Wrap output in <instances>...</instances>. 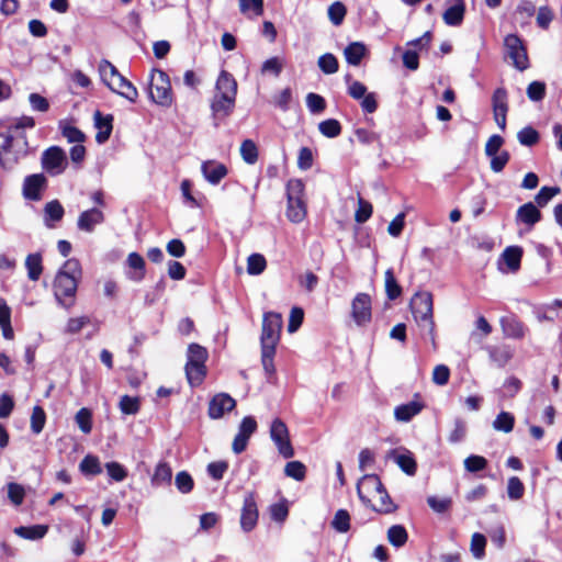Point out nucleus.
<instances>
[{
  "label": "nucleus",
  "mask_w": 562,
  "mask_h": 562,
  "mask_svg": "<svg viewBox=\"0 0 562 562\" xmlns=\"http://www.w3.org/2000/svg\"><path fill=\"white\" fill-rule=\"evenodd\" d=\"M236 95L237 81L232 74L222 70L216 80L215 92L211 101V111L215 126H218L221 122L234 112Z\"/></svg>",
  "instance_id": "obj_1"
},
{
  "label": "nucleus",
  "mask_w": 562,
  "mask_h": 562,
  "mask_svg": "<svg viewBox=\"0 0 562 562\" xmlns=\"http://www.w3.org/2000/svg\"><path fill=\"white\" fill-rule=\"evenodd\" d=\"M82 278V268L77 258L65 261L54 280V294L65 307L74 305L78 283Z\"/></svg>",
  "instance_id": "obj_2"
},
{
  "label": "nucleus",
  "mask_w": 562,
  "mask_h": 562,
  "mask_svg": "<svg viewBox=\"0 0 562 562\" xmlns=\"http://www.w3.org/2000/svg\"><path fill=\"white\" fill-rule=\"evenodd\" d=\"M30 155V144L25 132L19 135L0 130V165L12 170Z\"/></svg>",
  "instance_id": "obj_3"
},
{
  "label": "nucleus",
  "mask_w": 562,
  "mask_h": 562,
  "mask_svg": "<svg viewBox=\"0 0 562 562\" xmlns=\"http://www.w3.org/2000/svg\"><path fill=\"white\" fill-rule=\"evenodd\" d=\"M416 323L427 329L435 342L434 297L428 291L416 292L409 303Z\"/></svg>",
  "instance_id": "obj_4"
},
{
  "label": "nucleus",
  "mask_w": 562,
  "mask_h": 562,
  "mask_svg": "<svg viewBox=\"0 0 562 562\" xmlns=\"http://www.w3.org/2000/svg\"><path fill=\"white\" fill-rule=\"evenodd\" d=\"M304 189L305 186L301 179H291L286 183V217L293 223H301L306 216Z\"/></svg>",
  "instance_id": "obj_5"
},
{
  "label": "nucleus",
  "mask_w": 562,
  "mask_h": 562,
  "mask_svg": "<svg viewBox=\"0 0 562 562\" xmlns=\"http://www.w3.org/2000/svg\"><path fill=\"white\" fill-rule=\"evenodd\" d=\"M149 98L161 106H170L173 101V92L168 74L161 69H153L149 85Z\"/></svg>",
  "instance_id": "obj_6"
},
{
  "label": "nucleus",
  "mask_w": 562,
  "mask_h": 562,
  "mask_svg": "<svg viewBox=\"0 0 562 562\" xmlns=\"http://www.w3.org/2000/svg\"><path fill=\"white\" fill-rule=\"evenodd\" d=\"M68 166L65 150L59 146H50L46 148L41 156V167L49 176L56 177L61 175Z\"/></svg>",
  "instance_id": "obj_7"
},
{
  "label": "nucleus",
  "mask_w": 562,
  "mask_h": 562,
  "mask_svg": "<svg viewBox=\"0 0 562 562\" xmlns=\"http://www.w3.org/2000/svg\"><path fill=\"white\" fill-rule=\"evenodd\" d=\"M282 324L283 321L280 313L267 312L263 314L260 336L261 347H277L280 341Z\"/></svg>",
  "instance_id": "obj_8"
},
{
  "label": "nucleus",
  "mask_w": 562,
  "mask_h": 562,
  "mask_svg": "<svg viewBox=\"0 0 562 562\" xmlns=\"http://www.w3.org/2000/svg\"><path fill=\"white\" fill-rule=\"evenodd\" d=\"M270 438L277 446L278 452L284 459H290L294 456V448L290 440V432L285 423L277 417L270 425Z\"/></svg>",
  "instance_id": "obj_9"
},
{
  "label": "nucleus",
  "mask_w": 562,
  "mask_h": 562,
  "mask_svg": "<svg viewBox=\"0 0 562 562\" xmlns=\"http://www.w3.org/2000/svg\"><path fill=\"white\" fill-rule=\"evenodd\" d=\"M507 56L512 59L513 66L519 71L529 68L530 61L527 48L522 40L516 34H508L504 40Z\"/></svg>",
  "instance_id": "obj_10"
},
{
  "label": "nucleus",
  "mask_w": 562,
  "mask_h": 562,
  "mask_svg": "<svg viewBox=\"0 0 562 562\" xmlns=\"http://www.w3.org/2000/svg\"><path fill=\"white\" fill-rule=\"evenodd\" d=\"M351 317L353 322L363 327L372 319V300L368 293H357L351 302Z\"/></svg>",
  "instance_id": "obj_11"
},
{
  "label": "nucleus",
  "mask_w": 562,
  "mask_h": 562,
  "mask_svg": "<svg viewBox=\"0 0 562 562\" xmlns=\"http://www.w3.org/2000/svg\"><path fill=\"white\" fill-rule=\"evenodd\" d=\"M258 424L254 416H245L235 435L232 443V450L236 454H240L247 449L250 437L257 431Z\"/></svg>",
  "instance_id": "obj_12"
},
{
  "label": "nucleus",
  "mask_w": 562,
  "mask_h": 562,
  "mask_svg": "<svg viewBox=\"0 0 562 562\" xmlns=\"http://www.w3.org/2000/svg\"><path fill=\"white\" fill-rule=\"evenodd\" d=\"M383 486L379 475L364 474L357 484V494L364 506L371 505V497H375Z\"/></svg>",
  "instance_id": "obj_13"
},
{
  "label": "nucleus",
  "mask_w": 562,
  "mask_h": 562,
  "mask_svg": "<svg viewBox=\"0 0 562 562\" xmlns=\"http://www.w3.org/2000/svg\"><path fill=\"white\" fill-rule=\"evenodd\" d=\"M259 512L256 501V494L248 492L243 501L240 513V527L245 532L251 531L258 522Z\"/></svg>",
  "instance_id": "obj_14"
},
{
  "label": "nucleus",
  "mask_w": 562,
  "mask_h": 562,
  "mask_svg": "<svg viewBox=\"0 0 562 562\" xmlns=\"http://www.w3.org/2000/svg\"><path fill=\"white\" fill-rule=\"evenodd\" d=\"M48 184L44 173L29 175L23 180L22 194L26 200L40 201Z\"/></svg>",
  "instance_id": "obj_15"
},
{
  "label": "nucleus",
  "mask_w": 562,
  "mask_h": 562,
  "mask_svg": "<svg viewBox=\"0 0 562 562\" xmlns=\"http://www.w3.org/2000/svg\"><path fill=\"white\" fill-rule=\"evenodd\" d=\"M235 407L236 401L229 394L217 393L209 402L207 415L211 419H220Z\"/></svg>",
  "instance_id": "obj_16"
},
{
  "label": "nucleus",
  "mask_w": 562,
  "mask_h": 562,
  "mask_svg": "<svg viewBox=\"0 0 562 562\" xmlns=\"http://www.w3.org/2000/svg\"><path fill=\"white\" fill-rule=\"evenodd\" d=\"M499 324L504 336L507 338L522 339L527 331L525 324L513 314L501 317Z\"/></svg>",
  "instance_id": "obj_17"
},
{
  "label": "nucleus",
  "mask_w": 562,
  "mask_h": 562,
  "mask_svg": "<svg viewBox=\"0 0 562 562\" xmlns=\"http://www.w3.org/2000/svg\"><path fill=\"white\" fill-rule=\"evenodd\" d=\"M449 5L443 14L442 20L449 26H460L464 20L467 7L464 0H449Z\"/></svg>",
  "instance_id": "obj_18"
},
{
  "label": "nucleus",
  "mask_w": 562,
  "mask_h": 562,
  "mask_svg": "<svg viewBox=\"0 0 562 562\" xmlns=\"http://www.w3.org/2000/svg\"><path fill=\"white\" fill-rule=\"evenodd\" d=\"M104 222V214L97 207L83 211L77 221V226L80 231L91 233L95 225Z\"/></svg>",
  "instance_id": "obj_19"
},
{
  "label": "nucleus",
  "mask_w": 562,
  "mask_h": 562,
  "mask_svg": "<svg viewBox=\"0 0 562 562\" xmlns=\"http://www.w3.org/2000/svg\"><path fill=\"white\" fill-rule=\"evenodd\" d=\"M94 126L98 128L95 134V142L98 144L105 143L113 130V115H103L99 110L94 113Z\"/></svg>",
  "instance_id": "obj_20"
},
{
  "label": "nucleus",
  "mask_w": 562,
  "mask_h": 562,
  "mask_svg": "<svg viewBox=\"0 0 562 562\" xmlns=\"http://www.w3.org/2000/svg\"><path fill=\"white\" fill-rule=\"evenodd\" d=\"M419 394H415V398H418ZM425 407V404L420 401L413 400L406 404H402L395 407L394 409V416L396 420L407 423L409 422L414 416L418 415L423 408Z\"/></svg>",
  "instance_id": "obj_21"
},
{
  "label": "nucleus",
  "mask_w": 562,
  "mask_h": 562,
  "mask_svg": "<svg viewBox=\"0 0 562 562\" xmlns=\"http://www.w3.org/2000/svg\"><path fill=\"white\" fill-rule=\"evenodd\" d=\"M375 496H378L376 503L371 501V505H366V507L380 515H389L397 510L398 506L393 502L385 486Z\"/></svg>",
  "instance_id": "obj_22"
},
{
  "label": "nucleus",
  "mask_w": 562,
  "mask_h": 562,
  "mask_svg": "<svg viewBox=\"0 0 562 562\" xmlns=\"http://www.w3.org/2000/svg\"><path fill=\"white\" fill-rule=\"evenodd\" d=\"M201 169L205 179L212 184H218L228 172L224 164L214 160L203 162Z\"/></svg>",
  "instance_id": "obj_23"
},
{
  "label": "nucleus",
  "mask_w": 562,
  "mask_h": 562,
  "mask_svg": "<svg viewBox=\"0 0 562 562\" xmlns=\"http://www.w3.org/2000/svg\"><path fill=\"white\" fill-rule=\"evenodd\" d=\"M542 214L540 210L532 202L520 205L516 212V221L530 227L540 222Z\"/></svg>",
  "instance_id": "obj_24"
},
{
  "label": "nucleus",
  "mask_w": 562,
  "mask_h": 562,
  "mask_svg": "<svg viewBox=\"0 0 562 562\" xmlns=\"http://www.w3.org/2000/svg\"><path fill=\"white\" fill-rule=\"evenodd\" d=\"M524 249L520 246H508L504 249L499 260H503L510 272H517L521 266Z\"/></svg>",
  "instance_id": "obj_25"
},
{
  "label": "nucleus",
  "mask_w": 562,
  "mask_h": 562,
  "mask_svg": "<svg viewBox=\"0 0 562 562\" xmlns=\"http://www.w3.org/2000/svg\"><path fill=\"white\" fill-rule=\"evenodd\" d=\"M184 371L188 383L192 387L200 386L207 374L206 364L186 363Z\"/></svg>",
  "instance_id": "obj_26"
},
{
  "label": "nucleus",
  "mask_w": 562,
  "mask_h": 562,
  "mask_svg": "<svg viewBox=\"0 0 562 562\" xmlns=\"http://www.w3.org/2000/svg\"><path fill=\"white\" fill-rule=\"evenodd\" d=\"M99 72L101 80L109 89L119 82V78L123 77L117 68L108 59H102L99 64Z\"/></svg>",
  "instance_id": "obj_27"
},
{
  "label": "nucleus",
  "mask_w": 562,
  "mask_h": 562,
  "mask_svg": "<svg viewBox=\"0 0 562 562\" xmlns=\"http://www.w3.org/2000/svg\"><path fill=\"white\" fill-rule=\"evenodd\" d=\"M24 265L27 271V278L34 282L38 281L44 270L42 254H29L25 258Z\"/></svg>",
  "instance_id": "obj_28"
},
{
  "label": "nucleus",
  "mask_w": 562,
  "mask_h": 562,
  "mask_svg": "<svg viewBox=\"0 0 562 562\" xmlns=\"http://www.w3.org/2000/svg\"><path fill=\"white\" fill-rule=\"evenodd\" d=\"M110 90L127 99L132 103H135L138 99V91L136 87L124 76L120 77L119 82L115 83Z\"/></svg>",
  "instance_id": "obj_29"
},
{
  "label": "nucleus",
  "mask_w": 562,
  "mask_h": 562,
  "mask_svg": "<svg viewBox=\"0 0 562 562\" xmlns=\"http://www.w3.org/2000/svg\"><path fill=\"white\" fill-rule=\"evenodd\" d=\"M127 266L134 270L130 276V279L136 282L142 281L146 276V262L145 259L136 251L128 254Z\"/></svg>",
  "instance_id": "obj_30"
},
{
  "label": "nucleus",
  "mask_w": 562,
  "mask_h": 562,
  "mask_svg": "<svg viewBox=\"0 0 562 562\" xmlns=\"http://www.w3.org/2000/svg\"><path fill=\"white\" fill-rule=\"evenodd\" d=\"M488 356L497 367L504 368L512 360L513 350L506 345L494 346L488 349Z\"/></svg>",
  "instance_id": "obj_31"
},
{
  "label": "nucleus",
  "mask_w": 562,
  "mask_h": 562,
  "mask_svg": "<svg viewBox=\"0 0 562 562\" xmlns=\"http://www.w3.org/2000/svg\"><path fill=\"white\" fill-rule=\"evenodd\" d=\"M366 53H367V47L361 42H352V43L348 44L344 50L346 61L352 66L360 65Z\"/></svg>",
  "instance_id": "obj_32"
},
{
  "label": "nucleus",
  "mask_w": 562,
  "mask_h": 562,
  "mask_svg": "<svg viewBox=\"0 0 562 562\" xmlns=\"http://www.w3.org/2000/svg\"><path fill=\"white\" fill-rule=\"evenodd\" d=\"M48 531L47 525L20 526L14 529V533L27 540H38L45 537Z\"/></svg>",
  "instance_id": "obj_33"
},
{
  "label": "nucleus",
  "mask_w": 562,
  "mask_h": 562,
  "mask_svg": "<svg viewBox=\"0 0 562 562\" xmlns=\"http://www.w3.org/2000/svg\"><path fill=\"white\" fill-rule=\"evenodd\" d=\"M172 479L171 467L166 461H160L151 476V484L154 486H160L162 484H170Z\"/></svg>",
  "instance_id": "obj_34"
},
{
  "label": "nucleus",
  "mask_w": 562,
  "mask_h": 562,
  "mask_svg": "<svg viewBox=\"0 0 562 562\" xmlns=\"http://www.w3.org/2000/svg\"><path fill=\"white\" fill-rule=\"evenodd\" d=\"M65 214V210L58 200L49 201L44 206L45 223L48 227H53V224L48 222H59Z\"/></svg>",
  "instance_id": "obj_35"
},
{
  "label": "nucleus",
  "mask_w": 562,
  "mask_h": 562,
  "mask_svg": "<svg viewBox=\"0 0 562 562\" xmlns=\"http://www.w3.org/2000/svg\"><path fill=\"white\" fill-rule=\"evenodd\" d=\"M58 127L61 135L68 140V143H83L87 138L82 131L63 120L59 121Z\"/></svg>",
  "instance_id": "obj_36"
},
{
  "label": "nucleus",
  "mask_w": 562,
  "mask_h": 562,
  "mask_svg": "<svg viewBox=\"0 0 562 562\" xmlns=\"http://www.w3.org/2000/svg\"><path fill=\"white\" fill-rule=\"evenodd\" d=\"M2 126L5 128L4 132L19 135L21 132H24V128H33L35 126V120L32 116L22 115L21 117L14 119Z\"/></svg>",
  "instance_id": "obj_37"
},
{
  "label": "nucleus",
  "mask_w": 562,
  "mask_h": 562,
  "mask_svg": "<svg viewBox=\"0 0 562 562\" xmlns=\"http://www.w3.org/2000/svg\"><path fill=\"white\" fill-rule=\"evenodd\" d=\"M387 540L393 547L401 548L408 540L407 530L402 525H393L387 530Z\"/></svg>",
  "instance_id": "obj_38"
},
{
  "label": "nucleus",
  "mask_w": 562,
  "mask_h": 562,
  "mask_svg": "<svg viewBox=\"0 0 562 562\" xmlns=\"http://www.w3.org/2000/svg\"><path fill=\"white\" fill-rule=\"evenodd\" d=\"M385 293L389 300L394 301L402 295V286L398 284L392 269H387L384 273Z\"/></svg>",
  "instance_id": "obj_39"
},
{
  "label": "nucleus",
  "mask_w": 562,
  "mask_h": 562,
  "mask_svg": "<svg viewBox=\"0 0 562 562\" xmlns=\"http://www.w3.org/2000/svg\"><path fill=\"white\" fill-rule=\"evenodd\" d=\"M209 359V352L205 347L192 342L188 347L187 363L205 364Z\"/></svg>",
  "instance_id": "obj_40"
},
{
  "label": "nucleus",
  "mask_w": 562,
  "mask_h": 562,
  "mask_svg": "<svg viewBox=\"0 0 562 562\" xmlns=\"http://www.w3.org/2000/svg\"><path fill=\"white\" fill-rule=\"evenodd\" d=\"M319 133L327 138H335L341 134L342 126L336 119H327L318 124Z\"/></svg>",
  "instance_id": "obj_41"
},
{
  "label": "nucleus",
  "mask_w": 562,
  "mask_h": 562,
  "mask_svg": "<svg viewBox=\"0 0 562 562\" xmlns=\"http://www.w3.org/2000/svg\"><path fill=\"white\" fill-rule=\"evenodd\" d=\"M337 532L346 533L350 530V514L347 509H338L330 522Z\"/></svg>",
  "instance_id": "obj_42"
},
{
  "label": "nucleus",
  "mask_w": 562,
  "mask_h": 562,
  "mask_svg": "<svg viewBox=\"0 0 562 562\" xmlns=\"http://www.w3.org/2000/svg\"><path fill=\"white\" fill-rule=\"evenodd\" d=\"M508 94L505 88H497L492 97L494 115L508 112Z\"/></svg>",
  "instance_id": "obj_43"
},
{
  "label": "nucleus",
  "mask_w": 562,
  "mask_h": 562,
  "mask_svg": "<svg viewBox=\"0 0 562 562\" xmlns=\"http://www.w3.org/2000/svg\"><path fill=\"white\" fill-rule=\"evenodd\" d=\"M515 426V416L508 412H501L493 422V427L505 434L510 432Z\"/></svg>",
  "instance_id": "obj_44"
},
{
  "label": "nucleus",
  "mask_w": 562,
  "mask_h": 562,
  "mask_svg": "<svg viewBox=\"0 0 562 562\" xmlns=\"http://www.w3.org/2000/svg\"><path fill=\"white\" fill-rule=\"evenodd\" d=\"M276 349L277 347H261V363L263 367L265 372L269 378L274 375L276 373V367H274V356H276Z\"/></svg>",
  "instance_id": "obj_45"
},
{
  "label": "nucleus",
  "mask_w": 562,
  "mask_h": 562,
  "mask_svg": "<svg viewBox=\"0 0 562 562\" xmlns=\"http://www.w3.org/2000/svg\"><path fill=\"white\" fill-rule=\"evenodd\" d=\"M79 469L86 475H98L102 472L99 458L92 454H88L81 460Z\"/></svg>",
  "instance_id": "obj_46"
},
{
  "label": "nucleus",
  "mask_w": 562,
  "mask_h": 562,
  "mask_svg": "<svg viewBox=\"0 0 562 562\" xmlns=\"http://www.w3.org/2000/svg\"><path fill=\"white\" fill-rule=\"evenodd\" d=\"M267 268V260L261 254H251L247 259V272L250 276L261 274Z\"/></svg>",
  "instance_id": "obj_47"
},
{
  "label": "nucleus",
  "mask_w": 562,
  "mask_h": 562,
  "mask_svg": "<svg viewBox=\"0 0 562 562\" xmlns=\"http://www.w3.org/2000/svg\"><path fill=\"white\" fill-rule=\"evenodd\" d=\"M517 138L522 146L531 147L539 143L540 134L532 126H525L517 133Z\"/></svg>",
  "instance_id": "obj_48"
},
{
  "label": "nucleus",
  "mask_w": 562,
  "mask_h": 562,
  "mask_svg": "<svg viewBox=\"0 0 562 562\" xmlns=\"http://www.w3.org/2000/svg\"><path fill=\"white\" fill-rule=\"evenodd\" d=\"M464 469L470 473H476L485 470L488 465V461L483 456L470 454L463 461Z\"/></svg>",
  "instance_id": "obj_49"
},
{
  "label": "nucleus",
  "mask_w": 562,
  "mask_h": 562,
  "mask_svg": "<svg viewBox=\"0 0 562 562\" xmlns=\"http://www.w3.org/2000/svg\"><path fill=\"white\" fill-rule=\"evenodd\" d=\"M240 155L245 162L254 165L258 160V147L252 139H245L240 145Z\"/></svg>",
  "instance_id": "obj_50"
},
{
  "label": "nucleus",
  "mask_w": 562,
  "mask_h": 562,
  "mask_svg": "<svg viewBox=\"0 0 562 562\" xmlns=\"http://www.w3.org/2000/svg\"><path fill=\"white\" fill-rule=\"evenodd\" d=\"M46 423V413L40 405H35L31 415V430L37 435L42 432Z\"/></svg>",
  "instance_id": "obj_51"
},
{
  "label": "nucleus",
  "mask_w": 562,
  "mask_h": 562,
  "mask_svg": "<svg viewBox=\"0 0 562 562\" xmlns=\"http://www.w3.org/2000/svg\"><path fill=\"white\" fill-rule=\"evenodd\" d=\"M507 495L512 501H519L525 495V485L518 476H510L508 479Z\"/></svg>",
  "instance_id": "obj_52"
},
{
  "label": "nucleus",
  "mask_w": 562,
  "mask_h": 562,
  "mask_svg": "<svg viewBox=\"0 0 562 562\" xmlns=\"http://www.w3.org/2000/svg\"><path fill=\"white\" fill-rule=\"evenodd\" d=\"M119 407L123 414L126 415H135L140 409V401L139 397L123 395L120 400Z\"/></svg>",
  "instance_id": "obj_53"
},
{
  "label": "nucleus",
  "mask_w": 562,
  "mask_h": 562,
  "mask_svg": "<svg viewBox=\"0 0 562 562\" xmlns=\"http://www.w3.org/2000/svg\"><path fill=\"white\" fill-rule=\"evenodd\" d=\"M346 14L347 8L340 1H335L328 8V18L330 22L336 26L340 25L344 22Z\"/></svg>",
  "instance_id": "obj_54"
},
{
  "label": "nucleus",
  "mask_w": 562,
  "mask_h": 562,
  "mask_svg": "<svg viewBox=\"0 0 562 562\" xmlns=\"http://www.w3.org/2000/svg\"><path fill=\"white\" fill-rule=\"evenodd\" d=\"M284 474L296 481H303L306 476V467L301 461H290L284 467Z\"/></svg>",
  "instance_id": "obj_55"
},
{
  "label": "nucleus",
  "mask_w": 562,
  "mask_h": 562,
  "mask_svg": "<svg viewBox=\"0 0 562 562\" xmlns=\"http://www.w3.org/2000/svg\"><path fill=\"white\" fill-rule=\"evenodd\" d=\"M76 423L83 434H90L92 430V413L89 408H80L76 416Z\"/></svg>",
  "instance_id": "obj_56"
},
{
  "label": "nucleus",
  "mask_w": 562,
  "mask_h": 562,
  "mask_svg": "<svg viewBox=\"0 0 562 562\" xmlns=\"http://www.w3.org/2000/svg\"><path fill=\"white\" fill-rule=\"evenodd\" d=\"M318 67L326 75H331L338 71L339 64L335 55L326 53L318 58Z\"/></svg>",
  "instance_id": "obj_57"
},
{
  "label": "nucleus",
  "mask_w": 562,
  "mask_h": 562,
  "mask_svg": "<svg viewBox=\"0 0 562 562\" xmlns=\"http://www.w3.org/2000/svg\"><path fill=\"white\" fill-rule=\"evenodd\" d=\"M527 97L533 102L542 101L547 93V86L543 81H532L527 87Z\"/></svg>",
  "instance_id": "obj_58"
},
{
  "label": "nucleus",
  "mask_w": 562,
  "mask_h": 562,
  "mask_svg": "<svg viewBox=\"0 0 562 562\" xmlns=\"http://www.w3.org/2000/svg\"><path fill=\"white\" fill-rule=\"evenodd\" d=\"M178 491L182 494L190 493L194 487V481L191 474L187 471H180L176 475L175 480Z\"/></svg>",
  "instance_id": "obj_59"
},
{
  "label": "nucleus",
  "mask_w": 562,
  "mask_h": 562,
  "mask_svg": "<svg viewBox=\"0 0 562 562\" xmlns=\"http://www.w3.org/2000/svg\"><path fill=\"white\" fill-rule=\"evenodd\" d=\"M270 517L277 522H284L289 516V507L286 501L283 499L279 503H274L269 507Z\"/></svg>",
  "instance_id": "obj_60"
},
{
  "label": "nucleus",
  "mask_w": 562,
  "mask_h": 562,
  "mask_svg": "<svg viewBox=\"0 0 562 562\" xmlns=\"http://www.w3.org/2000/svg\"><path fill=\"white\" fill-rule=\"evenodd\" d=\"M427 504L435 513L443 514L450 510L452 499L450 497L439 498L437 496H429Z\"/></svg>",
  "instance_id": "obj_61"
},
{
  "label": "nucleus",
  "mask_w": 562,
  "mask_h": 562,
  "mask_svg": "<svg viewBox=\"0 0 562 562\" xmlns=\"http://www.w3.org/2000/svg\"><path fill=\"white\" fill-rule=\"evenodd\" d=\"M491 157L490 167L491 170L495 173L502 172L505 166L508 164L510 159V154L507 150H502L501 153L494 154Z\"/></svg>",
  "instance_id": "obj_62"
},
{
  "label": "nucleus",
  "mask_w": 562,
  "mask_h": 562,
  "mask_svg": "<svg viewBox=\"0 0 562 562\" xmlns=\"http://www.w3.org/2000/svg\"><path fill=\"white\" fill-rule=\"evenodd\" d=\"M306 105L312 113H322L326 109V100L321 94L310 92L306 95Z\"/></svg>",
  "instance_id": "obj_63"
},
{
  "label": "nucleus",
  "mask_w": 562,
  "mask_h": 562,
  "mask_svg": "<svg viewBox=\"0 0 562 562\" xmlns=\"http://www.w3.org/2000/svg\"><path fill=\"white\" fill-rule=\"evenodd\" d=\"M560 192L559 187H542L535 196V202L539 207H543L548 202Z\"/></svg>",
  "instance_id": "obj_64"
}]
</instances>
